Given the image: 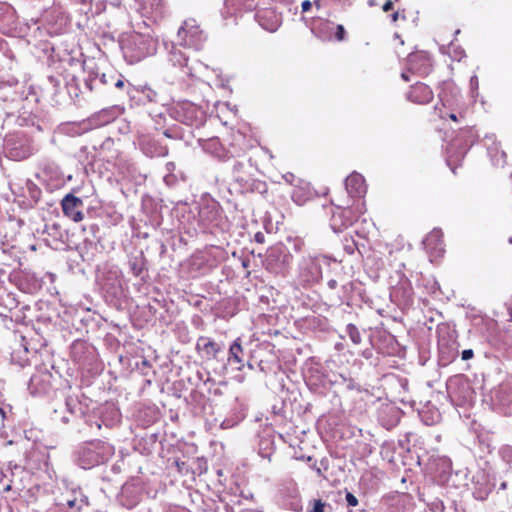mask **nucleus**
Returning a JSON list of instances; mask_svg holds the SVG:
<instances>
[{
	"label": "nucleus",
	"instance_id": "nucleus-32",
	"mask_svg": "<svg viewBox=\"0 0 512 512\" xmlns=\"http://www.w3.org/2000/svg\"><path fill=\"white\" fill-rule=\"evenodd\" d=\"M327 285L330 289H335L337 287L338 283L335 279H331L327 282Z\"/></svg>",
	"mask_w": 512,
	"mask_h": 512
},
{
	"label": "nucleus",
	"instance_id": "nucleus-17",
	"mask_svg": "<svg viewBox=\"0 0 512 512\" xmlns=\"http://www.w3.org/2000/svg\"><path fill=\"white\" fill-rule=\"evenodd\" d=\"M51 379H52V374L49 371H45L39 375L33 376L31 378V383L38 384L39 381L43 382L42 390L45 391L52 386Z\"/></svg>",
	"mask_w": 512,
	"mask_h": 512
},
{
	"label": "nucleus",
	"instance_id": "nucleus-11",
	"mask_svg": "<svg viewBox=\"0 0 512 512\" xmlns=\"http://www.w3.org/2000/svg\"><path fill=\"white\" fill-rule=\"evenodd\" d=\"M141 147L146 154L151 157H164L168 155V147L158 143L154 139H144L141 142Z\"/></svg>",
	"mask_w": 512,
	"mask_h": 512
},
{
	"label": "nucleus",
	"instance_id": "nucleus-19",
	"mask_svg": "<svg viewBox=\"0 0 512 512\" xmlns=\"http://www.w3.org/2000/svg\"><path fill=\"white\" fill-rule=\"evenodd\" d=\"M398 0H368L370 6H380L384 12L394 9V3Z\"/></svg>",
	"mask_w": 512,
	"mask_h": 512
},
{
	"label": "nucleus",
	"instance_id": "nucleus-38",
	"mask_svg": "<svg viewBox=\"0 0 512 512\" xmlns=\"http://www.w3.org/2000/svg\"><path fill=\"white\" fill-rule=\"evenodd\" d=\"M176 465L178 467V470L181 471L182 465H184V462H181V465L179 462H176Z\"/></svg>",
	"mask_w": 512,
	"mask_h": 512
},
{
	"label": "nucleus",
	"instance_id": "nucleus-22",
	"mask_svg": "<svg viewBox=\"0 0 512 512\" xmlns=\"http://www.w3.org/2000/svg\"><path fill=\"white\" fill-rule=\"evenodd\" d=\"M349 331H350V337L352 339V341L355 343V344H358L360 343L361 341V337H360V334L359 332L356 330L355 326L353 325H349Z\"/></svg>",
	"mask_w": 512,
	"mask_h": 512
},
{
	"label": "nucleus",
	"instance_id": "nucleus-39",
	"mask_svg": "<svg viewBox=\"0 0 512 512\" xmlns=\"http://www.w3.org/2000/svg\"><path fill=\"white\" fill-rule=\"evenodd\" d=\"M401 76H402V78H403L405 81H408V80H409L408 76H407L405 73H402V75H401Z\"/></svg>",
	"mask_w": 512,
	"mask_h": 512
},
{
	"label": "nucleus",
	"instance_id": "nucleus-5",
	"mask_svg": "<svg viewBox=\"0 0 512 512\" xmlns=\"http://www.w3.org/2000/svg\"><path fill=\"white\" fill-rule=\"evenodd\" d=\"M431 261L438 260L445 253L443 234L440 230L431 231L423 241Z\"/></svg>",
	"mask_w": 512,
	"mask_h": 512
},
{
	"label": "nucleus",
	"instance_id": "nucleus-26",
	"mask_svg": "<svg viewBox=\"0 0 512 512\" xmlns=\"http://www.w3.org/2000/svg\"><path fill=\"white\" fill-rule=\"evenodd\" d=\"M324 503L321 500H315L312 512H324Z\"/></svg>",
	"mask_w": 512,
	"mask_h": 512
},
{
	"label": "nucleus",
	"instance_id": "nucleus-27",
	"mask_svg": "<svg viewBox=\"0 0 512 512\" xmlns=\"http://www.w3.org/2000/svg\"><path fill=\"white\" fill-rule=\"evenodd\" d=\"M474 352L472 349H466L462 351L461 357L463 360H469L473 358Z\"/></svg>",
	"mask_w": 512,
	"mask_h": 512
},
{
	"label": "nucleus",
	"instance_id": "nucleus-10",
	"mask_svg": "<svg viewBox=\"0 0 512 512\" xmlns=\"http://www.w3.org/2000/svg\"><path fill=\"white\" fill-rule=\"evenodd\" d=\"M243 354L244 351L241 344V338H237L230 345L228 352V362L232 365H236L237 370H242L244 367Z\"/></svg>",
	"mask_w": 512,
	"mask_h": 512
},
{
	"label": "nucleus",
	"instance_id": "nucleus-30",
	"mask_svg": "<svg viewBox=\"0 0 512 512\" xmlns=\"http://www.w3.org/2000/svg\"><path fill=\"white\" fill-rule=\"evenodd\" d=\"M311 6H312V4L309 0L303 1L301 4L302 11L303 12L309 11L311 9Z\"/></svg>",
	"mask_w": 512,
	"mask_h": 512
},
{
	"label": "nucleus",
	"instance_id": "nucleus-6",
	"mask_svg": "<svg viewBox=\"0 0 512 512\" xmlns=\"http://www.w3.org/2000/svg\"><path fill=\"white\" fill-rule=\"evenodd\" d=\"M434 98L432 89L422 82L412 85L407 92V99L413 103L424 105L430 103Z\"/></svg>",
	"mask_w": 512,
	"mask_h": 512
},
{
	"label": "nucleus",
	"instance_id": "nucleus-24",
	"mask_svg": "<svg viewBox=\"0 0 512 512\" xmlns=\"http://www.w3.org/2000/svg\"><path fill=\"white\" fill-rule=\"evenodd\" d=\"M441 119L443 120H446L447 118L454 121V122H458L459 121V118L462 119L463 118V113H460L459 114V117L457 114L455 113H446V114H441L440 115Z\"/></svg>",
	"mask_w": 512,
	"mask_h": 512
},
{
	"label": "nucleus",
	"instance_id": "nucleus-3",
	"mask_svg": "<svg viewBox=\"0 0 512 512\" xmlns=\"http://www.w3.org/2000/svg\"><path fill=\"white\" fill-rule=\"evenodd\" d=\"M150 38L140 33L131 34L124 43V49L131 57L140 60L149 54Z\"/></svg>",
	"mask_w": 512,
	"mask_h": 512
},
{
	"label": "nucleus",
	"instance_id": "nucleus-20",
	"mask_svg": "<svg viewBox=\"0 0 512 512\" xmlns=\"http://www.w3.org/2000/svg\"><path fill=\"white\" fill-rule=\"evenodd\" d=\"M412 301V288L409 283H403V303L404 305L410 304Z\"/></svg>",
	"mask_w": 512,
	"mask_h": 512
},
{
	"label": "nucleus",
	"instance_id": "nucleus-31",
	"mask_svg": "<svg viewBox=\"0 0 512 512\" xmlns=\"http://www.w3.org/2000/svg\"><path fill=\"white\" fill-rule=\"evenodd\" d=\"M255 241L257 243H264L265 242V236L262 232H257L254 236Z\"/></svg>",
	"mask_w": 512,
	"mask_h": 512
},
{
	"label": "nucleus",
	"instance_id": "nucleus-23",
	"mask_svg": "<svg viewBox=\"0 0 512 512\" xmlns=\"http://www.w3.org/2000/svg\"><path fill=\"white\" fill-rule=\"evenodd\" d=\"M345 499L347 501L348 506L356 507L358 505V499L351 492H347Z\"/></svg>",
	"mask_w": 512,
	"mask_h": 512
},
{
	"label": "nucleus",
	"instance_id": "nucleus-15",
	"mask_svg": "<svg viewBox=\"0 0 512 512\" xmlns=\"http://www.w3.org/2000/svg\"><path fill=\"white\" fill-rule=\"evenodd\" d=\"M164 4V0H145L143 2V9L151 14L160 15L163 13Z\"/></svg>",
	"mask_w": 512,
	"mask_h": 512
},
{
	"label": "nucleus",
	"instance_id": "nucleus-40",
	"mask_svg": "<svg viewBox=\"0 0 512 512\" xmlns=\"http://www.w3.org/2000/svg\"><path fill=\"white\" fill-rule=\"evenodd\" d=\"M11 490V485H7L5 488H4V491L5 492H8Z\"/></svg>",
	"mask_w": 512,
	"mask_h": 512
},
{
	"label": "nucleus",
	"instance_id": "nucleus-7",
	"mask_svg": "<svg viewBox=\"0 0 512 512\" xmlns=\"http://www.w3.org/2000/svg\"><path fill=\"white\" fill-rule=\"evenodd\" d=\"M410 69L420 74H427L431 69V59L426 52H414L408 56Z\"/></svg>",
	"mask_w": 512,
	"mask_h": 512
},
{
	"label": "nucleus",
	"instance_id": "nucleus-14",
	"mask_svg": "<svg viewBox=\"0 0 512 512\" xmlns=\"http://www.w3.org/2000/svg\"><path fill=\"white\" fill-rule=\"evenodd\" d=\"M188 56L177 46H173L170 52V61L174 66H178L180 68H186L187 74L191 73V69L188 67Z\"/></svg>",
	"mask_w": 512,
	"mask_h": 512
},
{
	"label": "nucleus",
	"instance_id": "nucleus-4",
	"mask_svg": "<svg viewBox=\"0 0 512 512\" xmlns=\"http://www.w3.org/2000/svg\"><path fill=\"white\" fill-rule=\"evenodd\" d=\"M82 207V199L72 193L65 195L61 200L63 214L74 222H81L84 219Z\"/></svg>",
	"mask_w": 512,
	"mask_h": 512
},
{
	"label": "nucleus",
	"instance_id": "nucleus-9",
	"mask_svg": "<svg viewBox=\"0 0 512 512\" xmlns=\"http://www.w3.org/2000/svg\"><path fill=\"white\" fill-rule=\"evenodd\" d=\"M196 348L209 359H217L218 354L221 352V347L217 342L204 336L197 340Z\"/></svg>",
	"mask_w": 512,
	"mask_h": 512
},
{
	"label": "nucleus",
	"instance_id": "nucleus-13",
	"mask_svg": "<svg viewBox=\"0 0 512 512\" xmlns=\"http://www.w3.org/2000/svg\"><path fill=\"white\" fill-rule=\"evenodd\" d=\"M364 182L365 180L360 174H350L345 180L346 189L350 194L360 195L365 191Z\"/></svg>",
	"mask_w": 512,
	"mask_h": 512
},
{
	"label": "nucleus",
	"instance_id": "nucleus-25",
	"mask_svg": "<svg viewBox=\"0 0 512 512\" xmlns=\"http://www.w3.org/2000/svg\"><path fill=\"white\" fill-rule=\"evenodd\" d=\"M345 29L343 25H337L335 37L338 41H343L345 39Z\"/></svg>",
	"mask_w": 512,
	"mask_h": 512
},
{
	"label": "nucleus",
	"instance_id": "nucleus-1",
	"mask_svg": "<svg viewBox=\"0 0 512 512\" xmlns=\"http://www.w3.org/2000/svg\"><path fill=\"white\" fill-rule=\"evenodd\" d=\"M178 45L184 48H193L200 50L206 40V36L196 20L188 19L184 21L177 33Z\"/></svg>",
	"mask_w": 512,
	"mask_h": 512
},
{
	"label": "nucleus",
	"instance_id": "nucleus-8",
	"mask_svg": "<svg viewBox=\"0 0 512 512\" xmlns=\"http://www.w3.org/2000/svg\"><path fill=\"white\" fill-rule=\"evenodd\" d=\"M354 221L352 211L349 208H338L332 215V227L336 232H341L351 226Z\"/></svg>",
	"mask_w": 512,
	"mask_h": 512
},
{
	"label": "nucleus",
	"instance_id": "nucleus-21",
	"mask_svg": "<svg viewBox=\"0 0 512 512\" xmlns=\"http://www.w3.org/2000/svg\"><path fill=\"white\" fill-rule=\"evenodd\" d=\"M404 12V10L400 11L399 9L393 11V13L391 14V22L397 23L399 20H405L406 16Z\"/></svg>",
	"mask_w": 512,
	"mask_h": 512
},
{
	"label": "nucleus",
	"instance_id": "nucleus-28",
	"mask_svg": "<svg viewBox=\"0 0 512 512\" xmlns=\"http://www.w3.org/2000/svg\"><path fill=\"white\" fill-rule=\"evenodd\" d=\"M470 86H471V89L474 90V91L478 89L479 80H478V77L476 75H474V76H472L470 78Z\"/></svg>",
	"mask_w": 512,
	"mask_h": 512
},
{
	"label": "nucleus",
	"instance_id": "nucleus-16",
	"mask_svg": "<svg viewBox=\"0 0 512 512\" xmlns=\"http://www.w3.org/2000/svg\"><path fill=\"white\" fill-rule=\"evenodd\" d=\"M311 194L304 187H295L292 192V200L297 205H304L308 200H310Z\"/></svg>",
	"mask_w": 512,
	"mask_h": 512
},
{
	"label": "nucleus",
	"instance_id": "nucleus-36",
	"mask_svg": "<svg viewBox=\"0 0 512 512\" xmlns=\"http://www.w3.org/2000/svg\"><path fill=\"white\" fill-rule=\"evenodd\" d=\"M132 269H133L135 275H139L140 274V270H136V266H133Z\"/></svg>",
	"mask_w": 512,
	"mask_h": 512
},
{
	"label": "nucleus",
	"instance_id": "nucleus-12",
	"mask_svg": "<svg viewBox=\"0 0 512 512\" xmlns=\"http://www.w3.org/2000/svg\"><path fill=\"white\" fill-rule=\"evenodd\" d=\"M183 109L186 111L183 121L188 125H199L203 122L204 112L193 104H186Z\"/></svg>",
	"mask_w": 512,
	"mask_h": 512
},
{
	"label": "nucleus",
	"instance_id": "nucleus-2",
	"mask_svg": "<svg viewBox=\"0 0 512 512\" xmlns=\"http://www.w3.org/2000/svg\"><path fill=\"white\" fill-rule=\"evenodd\" d=\"M324 259L325 257L320 255L303 257L299 264V280L303 286H310L321 280V262Z\"/></svg>",
	"mask_w": 512,
	"mask_h": 512
},
{
	"label": "nucleus",
	"instance_id": "nucleus-37",
	"mask_svg": "<svg viewBox=\"0 0 512 512\" xmlns=\"http://www.w3.org/2000/svg\"><path fill=\"white\" fill-rule=\"evenodd\" d=\"M176 465L178 467V470L181 471L182 465H184V462H181V465L179 462H176Z\"/></svg>",
	"mask_w": 512,
	"mask_h": 512
},
{
	"label": "nucleus",
	"instance_id": "nucleus-29",
	"mask_svg": "<svg viewBox=\"0 0 512 512\" xmlns=\"http://www.w3.org/2000/svg\"><path fill=\"white\" fill-rule=\"evenodd\" d=\"M67 506L71 509L73 508H77L78 510L81 509V505H78V501L76 498L72 499V500H68L67 501Z\"/></svg>",
	"mask_w": 512,
	"mask_h": 512
},
{
	"label": "nucleus",
	"instance_id": "nucleus-35",
	"mask_svg": "<svg viewBox=\"0 0 512 512\" xmlns=\"http://www.w3.org/2000/svg\"><path fill=\"white\" fill-rule=\"evenodd\" d=\"M164 135H165L166 137H168V138H171V137H172V136H171V134L169 133V130H165V131H164Z\"/></svg>",
	"mask_w": 512,
	"mask_h": 512
},
{
	"label": "nucleus",
	"instance_id": "nucleus-33",
	"mask_svg": "<svg viewBox=\"0 0 512 512\" xmlns=\"http://www.w3.org/2000/svg\"><path fill=\"white\" fill-rule=\"evenodd\" d=\"M115 87H116V88H119V89L123 88V87H124V82H123V80L119 79V80L115 83Z\"/></svg>",
	"mask_w": 512,
	"mask_h": 512
},
{
	"label": "nucleus",
	"instance_id": "nucleus-34",
	"mask_svg": "<svg viewBox=\"0 0 512 512\" xmlns=\"http://www.w3.org/2000/svg\"><path fill=\"white\" fill-rule=\"evenodd\" d=\"M313 468H314V470L316 471V473H317L319 476H321V475H322V471H321V469H320L319 467L314 466Z\"/></svg>",
	"mask_w": 512,
	"mask_h": 512
},
{
	"label": "nucleus",
	"instance_id": "nucleus-18",
	"mask_svg": "<svg viewBox=\"0 0 512 512\" xmlns=\"http://www.w3.org/2000/svg\"><path fill=\"white\" fill-rule=\"evenodd\" d=\"M448 54L457 61H461L462 58L466 57L465 50L454 43H450L448 46Z\"/></svg>",
	"mask_w": 512,
	"mask_h": 512
}]
</instances>
